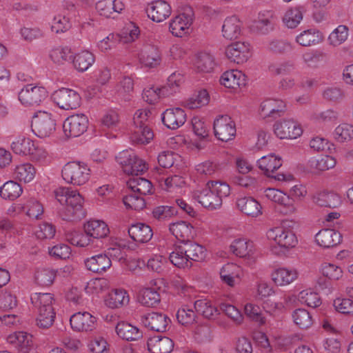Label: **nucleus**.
<instances>
[{"instance_id": "f704fd0d", "label": "nucleus", "mask_w": 353, "mask_h": 353, "mask_svg": "<svg viewBox=\"0 0 353 353\" xmlns=\"http://www.w3.org/2000/svg\"><path fill=\"white\" fill-rule=\"evenodd\" d=\"M323 41V34L314 28L304 30L296 37V42L303 47L315 46Z\"/></svg>"}, {"instance_id": "4468645a", "label": "nucleus", "mask_w": 353, "mask_h": 353, "mask_svg": "<svg viewBox=\"0 0 353 353\" xmlns=\"http://www.w3.org/2000/svg\"><path fill=\"white\" fill-rule=\"evenodd\" d=\"M274 130L275 134L280 139H296L303 132L300 125L292 119L276 122Z\"/></svg>"}, {"instance_id": "39448f33", "label": "nucleus", "mask_w": 353, "mask_h": 353, "mask_svg": "<svg viewBox=\"0 0 353 353\" xmlns=\"http://www.w3.org/2000/svg\"><path fill=\"white\" fill-rule=\"evenodd\" d=\"M61 174L67 183L74 185H82L89 179L90 169L85 163L72 161L63 167Z\"/></svg>"}, {"instance_id": "c756f323", "label": "nucleus", "mask_w": 353, "mask_h": 353, "mask_svg": "<svg viewBox=\"0 0 353 353\" xmlns=\"http://www.w3.org/2000/svg\"><path fill=\"white\" fill-rule=\"evenodd\" d=\"M124 7L121 0H100L96 4V9L100 15L112 18H114V14L120 13Z\"/></svg>"}, {"instance_id": "e2e57ef3", "label": "nucleus", "mask_w": 353, "mask_h": 353, "mask_svg": "<svg viewBox=\"0 0 353 353\" xmlns=\"http://www.w3.org/2000/svg\"><path fill=\"white\" fill-rule=\"evenodd\" d=\"M176 214V208L168 205L157 206L152 212V217L159 221L168 220Z\"/></svg>"}, {"instance_id": "69168bd1", "label": "nucleus", "mask_w": 353, "mask_h": 353, "mask_svg": "<svg viewBox=\"0 0 353 353\" xmlns=\"http://www.w3.org/2000/svg\"><path fill=\"white\" fill-rule=\"evenodd\" d=\"M299 300L311 307H317L321 304L319 294L310 290H302L298 296Z\"/></svg>"}, {"instance_id": "a18cd8bd", "label": "nucleus", "mask_w": 353, "mask_h": 353, "mask_svg": "<svg viewBox=\"0 0 353 353\" xmlns=\"http://www.w3.org/2000/svg\"><path fill=\"white\" fill-rule=\"evenodd\" d=\"M160 294L156 288L142 289L139 295V303L146 307H154L160 302Z\"/></svg>"}, {"instance_id": "5fc2aeb1", "label": "nucleus", "mask_w": 353, "mask_h": 353, "mask_svg": "<svg viewBox=\"0 0 353 353\" xmlns=\"http://www.w3.org/2000/svg\"><path fill=\"white\" fill-rule=\"evenodd\" d=\"M292 317L294 323L301 329H307L313 323L311 314L305 309L294 310Z\"/></svg>"}, {"instance_id": "c85d7f7f", "label": "nucleus", "mask_w": 353, "mask_h": 353, "mask_svg": "<svg viewBox=\"0 0 353 353\" xmlns=\"http://www.w3.org/2000/svg\"><path fill=\"white\" fill-rule=\"evenodd\" d=\"M238 209L247 216L257 217L262 214L261 204L252 196H243L236 200Z\"/></svg>"}, {"instance_id": "412c9836", "label": "nucleus", "mask_w": 353, "mask_h": 353, "mask_svg": "<svg viewBox=\"0 0 353 353\" xmlns=\"http://www.w3.org/2000/svg\"><path fill=\"white\" fill-rule=\"evenodd\" d=\"M298 271L294 268H278L271 273V279L273 283L279 287L288 285L297 279Z\"/></svg>"}, {"instance_id": "774afa93", "label": "nucleus", "mask_w": 353, "mask_h": 353, "mask_svg": "<svg viewBox=\"0 0 353 353\" xmlns=\"http://www.w3.org/2000/svg\"><path fill=\"white\" fill-rule=\"evenodd\" d=\"M244 311L250 319L258 323L260 325L265 324V317L263 315L259 306L252 303H247L245 305Z\"/></svg>"}, {"instance_id": "ddd939ff", "label": "nucleus", "mask_w": 353, "mask_h": 353, "mask_svg": "<svg viewBox=\"0 0 353 353\" xmlns=\"http://www.w3.org/2000/svg\"><path fill=\"white\" fill-rule=\"evenodd\" d=\"M267 237L283 248L294 247L297 241L294 234L283 227L270 229L267 232Z\"/></svg>"}, {"instance_id": "8fccbe9b", "label": "nucleus", "mask_w": 353, "mask_h": 353, "mask_svg": "<svg viewBox=\"0 0 353 353\" xmlns=\"http://www.w3.org/2000/svg\"><path fill=\"white\" fill-rule=\"evenodd\" d=\"M266 48L270 52L274 54H283L293 49L290 42L279 39H273L269 41Z\"/></svg>"}, {"instance_id": "603ef678", "label": "nucleus", "mask_w": 353, "mask_h": 353, "mask_svg": "<svg viewBox=\"0 0 353 353\" xmlns=\"http://www.w3.org/2000/svg\"><path fill=\"white\" fill-rule=\"evenodd\" d=\"M183 81V77L180 73H172L168 79L165 85L161 88V92L163 97H168L178 90Z\"/></svg>"}, {"instance_id": "b1692460", "label": "nucleus", "mask_w": 353, "mask_h": 353, "mask_svg": "<svg viewBox=\"0 0 353 353\" xmlns=\"http://www.w3.org/2000/svg\"><path fill=\"white\" fill-rule=\"evenodd\" d=\"M11 149L12 151L19 155H32L36 156V152L38 154L44 153L41 150L37 148L34 142L24 137H19L15 139L11 143Z\"/></svg>"}, {"instance_id": "79ce46f5", "label": "nucleus", "mask_w": 353, "mask_h": 353, "mask_svg": "<svg viewBox=\"0 0 353 353\" xmlns=\"http://www.w3.org/2000/svg\"><path fill=\"white\" fill-rule=\"evenodd\" d=\"M128 187L134 193H138L140 195L145 196L152 193V183L145 178L132 177L127 181Z\"/></svg>"}, {"instance_id": "dca6fc26", "label": "nucleus", "mask_w": 353, "mask_h": 353, "mask_svg": "<svg viewBox=\"0 0 353 353\" xmlns=\"http://www.w3.org/2000/svg\"><path fill=\"white\" fill-rule=\"evenodd\" d=\"M225 54L231 61L243 63L251 56L250 45L244 42L233 43L227 47Z\"/></svg>"}, {"instance_id": "ea45409f", "label": "nucleus", "mask_w": 353, "mask_h": 353, "mask_svg": "<svg viewBox=\"0 0 353 353\" xmlns=\"http://www.w3.org/2000/svg\"><path fill=\"white\" fill-rule=\"evenodd\" d=\"M314 202L321 207L335 208L341 203V197L333 192H321L314 196Z\"/></svg>"}, {"instance_id": "6e6552de", "label": "nucleus", "mask_w": 353, "mask_h": 353, "mask_svg": "<svg viewBox=\"0 0 353 353\" xmlns=\"http://www.w3.org/2000/svg\"><path fill=\"white\" fill-rule=\"evenodd\" d=\"M52 99L60 108L65 110L79 108L81 99L77 91L65 88L55 91L52 94Z\"/></svg>"}, {"instance_id": "f257e3e1", "label": "nucleus", "mask_w": 353, "mask_h": 353, "mask_svg": "<svg viewBox=\"0 0 353 353\" xmlns=\"http://www.w3.org/2000/svg\"><path fill=\"white\" fill-rule=\"evenodd\" d=\"M54 196L60 203H65V206L60 212L62 219L67 221H75L85 217V212L83 207V199L77 191L70 188L59 187L54 192Z\"/></svg>"}, {"instance_id": "4c0bfd02", "label": "nucleus", "mask_w": 353, "mask_h": 353, "mask_svg": "<svg viewBox=\"0 0 353 353\" xmlns=\"http://www.w3.org/2000/svg\"><path fill=\"white\" fill-rule=\"evenodd\" d=\"M241 32V22L236 16L227 17L222 26L223 36L227 39H236Z\"/></svg>"}, {"instance_id": "9b49d317", "label": "nucleus", "mask_w": 353, "mask_h": 353, "mask_svg": "<svg viewBox=\"0 0 353 353\" xmlns=\"http://www.w3.org/2000/svg\"><path fill=\"white\" fill-rule=\"evenodd\" d=\"M55 122L51 114L43 112L33 117L31 128L32 132L40 138L49 137L55 130Z\"/></svg>"}, {"instance_id": "6e6d98bb", "label": "nucleus", "mask_w": 353, "mask_h": 353, "mask_svg": "<svg viewBox=\"0 0 353 353\" xmlns=\"http://www.w3.org/2000/svg\"><path fill=\"white\" fill-rule=\"evenodd\" d=\"M176 319L179 323L183 325H190L196 322L195 312L188 305H183L178 310Z\"/></svg>"}, {"instance_id": "13d9d810", "label": "nucleus", "mask_w": 353, "mask_h": 353, "mask_svg": "<svg viewBox=\"0 0 353 353\" xmlns=\"http://www.w3.org/2000/svg\"><path fill=\"white\" fill-rule=\"evenodd\" d=\"M123 201L128 208L134 210H142L145 206V201L143 196L133 192L125 195Z\"/></svg>"}, {"instance_id": "0eeeda50", "label": "nucleus", "mask_w": 353, "mask_h": 353, "mask_svg": "<svg viewBox=\"0 0 353 353\" xmlns=\"http://www.w3.org/2000/svg\"><path fill=\"white\" fill-rule=\"evenodd\" d=\"M48 97V92L41 86L28 84L19 92L18 98L25 106L39 105Z\"/></svg>"}, {"instance_id": "473e14b6", "label": "nucleus", "mask_w": 353, "mask_h": 353, "mask_svg": "<svg viewBox=\"0 0 353 353\" xmlns=\"http://www.w3.org/2000/svg\"><path fill=\"white\" fill-rule=\"evenodd\" d=\"M252 31L261 34H267L274 28L273 15L270 12L260 13L250 27Z\"/></svg>"}, {"instance_id": "f03ea898", "label": "nucleus", "mask_w": 353, "mask_h": 353, "mask_svg": "<svg viewBox=\"0 0 353 353\" xmlns=\"http://www.w3.org/2000/svg\"><path fill=\"white\" fill-rule=\"evenodd\" d=\"M230 193V188L226 183L209 181L205 188L194 190L192 196L204 208L214 210L221 208L223 198Z\"/></svg>"}, {"instance_id": "bb28decb", "label": "nucleus", "mask_w": 353, "mask_h": 353, "mask_svg": "<svg viewBox=\"0 0 353 353\" xmlns=\"http://www.w3.org/2000/svg\"><path fill=\"white\" fill-rule=\"evenodd\" d=\"M86 268L94 273L103 274L112 266V262L103 253L88 258L84 261Z\"/></svg>"}, {"instance_id": "5701e85b", "label": "nucleus", "mask_w": 353, "mask_h": 353, "mask_svg": "<svg viewBox=\"0 0 353 353\" xmlns=\"http://www.w3.org/2000/svg\"><path fill=\"white\" fill-rule=\"evenodd\" d=\"M8 341L13 343L20 353H35L32 343V336L23 332L10 334Z\"/></svg>"}, {"instance_id": "864d4df0", "label": "nucleus", "mask_w": 353, "mask_h": 353, "mask_svg": "<svg viewBox=\"0 0 353 353\" xmlns=\"http://www.w3.org/2000/svg\"><path fill=\"white\" fill-rule=\"evenodd\" d=\"M303 19V12L300 8H290L286 11L283 21L289 28H296Z\"/></svg>"}, {"instance_id": "a878e982", "label": "nucleus", "mask_w": 353, "mask_h": 353, "mask_svg": "<svg viewBox=\"0 0 353 353\" xmlns=\"http://www.w3.org/2000/svg\"><path fill=\"white\" fill-rule=\"evenodd\" d=\"M170 232L183 243L191 240L195 235L193 226L185 221H178L170 224Z\"/></svg>"}, {"instance_id": "4d7b16f0", "label": "nucleus", "mask_w": 353, "mask_h": 353, "mask_svg": "<svg viewBox=\"0 0 353 353\" xmlns=\"http://www.w3.org/2000/svg\"><path fill=\"white\" fill-rule=\"evenodd\" d=\"M320 270L322 274L330 280L338 281L341 279L343 275L342 268L332 263H323Z\"/></svg>"}, {"instance_id": "20e7f679", "label": "nucleus", "mask_w": 353, "mask_h": 353, "mask_svg": "<svg viewBox=\"0 0 353 353\" xmlns=\"http://www.w3.org/2000/svg\"><path fill=\"white\" fill-rule=\"evenodd\" d=\"M31 302L37 310V325L40 328L50 327L54 321L55 312L53 308L54 296L50 293H34L31 295Z\"/></svg>"}, {"instance_id": "7ed1b4c3", "label": "nucleus", "mask_w": 353, "mask_h": 353, "mask_svg": "<svg viewBox=\"0 0 353 353\" xmlns=\"http://www.w3.org/2000/svg\"><path fill=\"white\" fill-rule=\"evenodd\" d=\"M206 250L202 245L190 241L177 246L170 253V262L179 268H190L192 261H201L205 259Z\"/></svg>"}, {"instance_id": "a211bd4d", "label": "nucleus", "mask_w": 353, "mask_h": 353, "mask_svg": "<svg viewBox=\"0 0 353 353\" xmlns=\"http://www.w3.org/2000/svg\"><path fill=\"white\" fill-rule=\"evenodd\" d=\"M285 111V103L277 99H267L260 105L259 112L264 118L276 119Z\"/></svg>"}, {"instance_id": "1a4fd4ad", "label": "nucleus", "mask_w": 353, "mask_h": 353, "mask_svg": "<svg viewBox=\"0 0 353 353\" xmlns=\"http://www.w3.org/2000/svg\"><path fill=\"white\" fill-rule=\"evenodd\" d=\"M88 119L83 114L68 117L63 122V130L68 138L78 137L88 129Z\"/></svg>"}, {"instance_id": "e433bc0d", "label": "nucleus", "mask_w": 353, "mask_h": 353, "mask_svg": "<svg viewBox=\"0 0 353 353\" xmlns=\"http://www.w3.org/2000/svg\"><path fill=\"white\" fill-rule=\"evenodd\" d=\"M85 234L95 239L104 238L110 232L108 225L103 221L91 220L84 225Z\"/></svg>"}, {"instance_id": "58836bf2", "label": "nucleus", "mask_w": 353, "mask_h": 353, "mask_svg": "<svg viewBox=\"0 0 353 353\" xmlns=\"http://www.w3.org/2000/svg\"><path fill=\"white\" fill-rule=\"evenodd\" d=\"M130 301L128 292L123 289L111 291L105 299V304L110 308H119L128 303Z\"/></svg>"}, {"instance_id": "680f3d73", "label": "nucleus", "mask_w": 353, "mask_h": 353, "mask_svg": "<svg viewBox=\"0 0 353 353\" xmlns=\"http://www.w3.org/2000/svg\"><path fill=\"white\" fill-rule=\"evenodd\" d=\"M153 115L150 109H141L138 110L133 117V122L134 127H145L152 122Z\"/></svg>"}, {"instance_id": "052dcab7", "label": "nucleus", "mask_w": 353, "mask_h": 353, "mask_svg": "<svg viewBox=\"0 0 353 353\" xmlns=\"http://www.w3.org/2000/svg\"><path fill=\"white\" fill-rule=\"evenodd\" d=\"M295 68L292 61H284L280 63H273L269 65L268 70L274 75H283L291 73Z\"/></svg>"}, {"instance_id": "0e129e2a", "label": "nucleus", "mask_w": 353, "mask_h": 353, "mask_svg": "<svg viewBox=\"0 0 353 353\" xmlns=\"http://www.w3.org/2000/svg\"><path fill=\"white\" fill-rule=\"evenodd\" d=\"M336 140L343 143L353 139V125L348 123H342L338 125L334 132Z\"/></svg>"}, {"instance_id": "2f4dec72", "label": "nucleus", "mask_w": 353, "mask_h": 353, "mask_svg": "<svg viewBox=\"0 0 353 353\" xmlns=\"http://www.w3.org/2000/svg\"><path fill=\"white\" fill-rule=\"evenodd\" d=\"M128 234L132 239L139 243L148 242L153 236L150 226L143 223L132 225L128 229Z\"/></svg>"}, {"instance_id": "423d86ee", "label": "nucleus", "mask_w": 353, "mask_h": 353, "mask_svg": "<svg viewBox=\"0 0 353 353\" xmlns=\"http://www.w3.org/2000/svg\"><path fill=\"white\" fill-rule=\"evenodd\" d=\"M117 161L123 171L128 175L138 176L147 170L145 161L132 151L123 150L119 152L117 157Z\"/></svg>"}, {"instance_id": "3c124183", "label": "nucleus", "mask_w": 353, "mask_h": 353, "mask_svg": "<svg viewBox=\"0 0 353 353\" xmlns=\"http://www.w3.org/2000/svg\"><path fill=\"white\" fill-rule=\"evenodd\" d=\"M35 173V168L30 163H27L17 165L14 170V176L21 181L28 183L34 179Z\"/></svg>"}, {"instance_id": "9d476101", "label": "nucleus", "mask_w": 353, "mask_h": 353, "mask_svg": "<svg viewBox=\"0 0 353 353\" xmlns=\"http://www.w3.org/2000/svg\"><path fill=\"white\" fill-rule=\"evenodd\" d=\"M214 131L218 139L227 142L235 137L236 125L230 117L221 115L214 121Z\"/></svg>"}, {"instance_id": "cd10ccee", "label": "nucleus", "mask_w": 353, "mask_h": 353, "mask_svg": "<svg viewBox=\"0 0 353 353\" xmlns=\"http://www.w3.org/2000/svg\"><path fill=\"white\" fill-rule=\"evenodd\" d=\"M315 239L320 246L329 248L339 244L342 241V235L333 229H323L316 234Z\"/></svg>"}, {"instance_id": "393cba45", "label": "nucleus", "mask_w": 353, "mask_h": 353, "mask_svg": "<svg viewBox=\"0 0 353 353\" xmlns=\"http://www.w3.org/2000/svg\"><path fill=\"white\" fill-rule=\"evenodd\" d=\"M161 54L159 49L153 45L143 46L140 54L139 61L145 67L154 68L161 63Z\"/></svg>"}, {"instance_id": "a19ab883", "label": "nucleus", "mask_w": 353, "mask_h": 353, "mask_svg": "<svg viewBox=\"0 0 353 353\" xmlns=\"http://www.w3.org/2000/svg\"><path fill=\"white\" fill-rule=\"evenodd\" d=\"M194 307L196 312L208 319H214L219 314V310L214 306L210 300L201 299L194 303Z\"/></svg>"}, {"instance_id": "7c9ffc66", "label": "nucleus", "mask_w": 353, "mask_h": 353, "mask_svg": "<svg viewBox=\"0 0 353 353\" xmlns=\"http://www.w3.org/2000/svg\"><path fill=\"white\" fill-rule=\"evenodd\" d=\"M220 83L225 88L236 89L245 85V76L237 70L226 71L221 76Z\"/></svg>"}, {"instance_id": "09e8293b", "label": "nucleus", "mask_w": 353, "mask_h": 353, "mask_svg": "<svg viewBox=\"0 0 353 353\" xmlns=\"http://www.w3.org/2000/svg\"><path fill=\"white\" fill-rule=\"evenodd\" d=\"M154 137V133L148 125L145 127H135L131 135V141L137 145L148 143Z\"/></svg>"}, {"instance_id": "338daca9", "label": "nucleus", "mask_w": 353, "mask_h": 353, "mask_svg": "<svg viewBox=\"0 0 353 353\" xmlns=\"http://www.w3.org/2000/svg\"><path fill=\"white\" fill-rule=\"evenodd\" d=\"M50 57L55 63L62 64L72 59L71 50L68 47L55 48L51 50Z\"/></svg>"}, {"instance_id": "49530a36", "label": "nucleus", "mask_w": 353, "mask_h": 353, "mask_svg": "<svg viewBox=\"0 0 353 353\" xmlns=\"http://www.w3.org/2000/svg\"><path fill=\"white\" fill-rule=\"evenodd\" d=\"M254 243L245 239H236L230 245L231 251L239 257H245L252 254Z\"/></svg>"}, {"instance_id": "f3484780", "label": "nucleus", "mask_w": 353, "mask_h": 353, "mask_svg": "<svg viewBox=\"0 0 353 353\" xmlns=\"http://www.w3.org/2000/svg\"><path fill=\"white\" fill-rule=\"evenodd\" d=\"M186 119L185 111L180 108H168L161 114L163 123L171 130H176L182 126Z\"/></svg>"}, {"instance_id": "aec40b11", "label": "nucleus", "mask_w": 353, "mask_h": 353, "mask_svg": "<svg viewBox=\"0 0 353 353\" xmlns=\"http://www.w3.org/2000/svg\"><path fill=\"white\" fill-rule=\"evenodd\" d=\"M146 12L152 21L161 22L170 15L171 7L163 0H157L148 5Z\"/></svg>"}, {"instance_id": "4be33fe9", "label": "nucleus", "mask_w": 353, "mask_h": 353, "mask_svg": "<svg viewBox=\"0 0 353 353\" xmlns=\"http://www.w3.org/2000/svg\"><path fill=\"white\" fill-rule=\"evenodd\" d=\"M71 327L77 331H92L95 327L96 318L89 312H77L70 319Z\"/></svg>"}, {"instance_id": "bf43d9fd", "label": "nucleus", "mask_w": 353, "mask_h": 353, "mask_svg": "<svg viewBox=\"0 0 353 353\" xmlns=\"http://www.w3.org/2000/svg\"><path fill=\"white\" fill-rule=\"evenodd\" d=\"M348 28L340 25L334 29L328 37V41L333 46H338L346 41L348 37Z\"/></svg>"}, {"instance_id": "37998d69", "label": "nucleus", "mask_w": 353, "mask_h": 353, "mask_svg": "<svg viewBox=\"0 0 353 353\" xmlns=\"http://www.w3.org/2000/svg\"><path fill=\"white\" fill-rule=\"evenodd\" d=\"M95 58L89 51H82L72 58L73 65L79 72H85L94 63Z\"/></svg>"}, {"instance_id": "72a5a7b5", "label": "nucleus", "mask_w": 353, "mask_h": 353, "mask_svg": "<svg viewBox=\"0 0 353 353\" xmlns=\"http://www.w3.org/2000/svg\"><path fill=\"white\" fill-rule=\"evenodd\" d=\"M148 350L151 353H170L174 342L168 337H152L147 343Z\"/></svg>"}, {"instance_id": "6ab92c4d", "label": "nucleus", "mask_w": 353, "mask_h": 353, "mask_svg": "<svg viewBox=\"0 0 353 353\" xmlns=\"http://www.w3.org/2000/svg\"><path fill=\"white\" fill-rule=\"evenodd\" d=\"M141 321L150 330L159 332H165L170 323L165 314L159 312L146 314L142 317Z\"/></svg>"}, {"instance_id": "f8f14e48", "label": "nucleus", "mask_w": 353, "mask_h": 353, "mask_svg": "<svg viewBox=\"0 0 353 353\" xmlns=\"http://www.w3.org/2000/svg\"><path fill=\"white\" fill-rule=\"evenodd\" d=\"M259 168L263 171L268 177L274 178L277 181H285V175L283 173H277L274 174V172L282 165V160L280 157L270 154L267 156L262 157L257 161Z\"/></svg>"}, {"instance_id": "2eb2a0df", "label": "nucleus", "mask_w": 353, "mask_h": 353, "mask_svg": "<svg viewBox=\"0 0 353 353\" xmlns=\"http://www.w3.org/2000/svg\"><path fill=\"white\" fill-rule=\"evenodd\" d=\"M192 21V10L189 9L187 12L180 14L171 20L170 30L175 37H182L189 33Z\"/></svg>"}, {"instance_id": "de8ad7c7", "label": "nucleus", "mask_w": 353, "mask_h": 353, "mask_svg": "<svg viewBox=\"0 0 353 353\" xmlns=\"http://www.w3.org/2000/svg\"><path fill=\"white\" fill-rule=\"evenodd\" d=\"M194 65L199 72H211L215 65L214 59L209 53H199L196 55Z\"/></svg>"}, {"instance_id": "c03bdc74", "label": "nucleus", "mask_w": 353, "mask_h": 353, "mask_svg": "<svg viewBox=\"0 0 353 353\" xmlns=\"http://www.w3.org/2000/svg\"><path fill=\"white\" fill-rule=\"evenodd\" d=\"M22 192L21 185L14 181H8L0 188V196L6 200L14 201L19 197Z\"/></svg>"}, {"instance_id": "c9c22d12", "label": "nucleus", "mask_w": 353, "mask_h": 353, "mask_svg": "<svg viewBox=\"0 0 353 353\" xmlns=\"http://www.w3.org/2000/svg\"><path fill=\"white\" fill-rule=\"evenodd\" d=\"M115 330L121 339L128 341H137L142 336V333L137 327L125 321L119 322Z\"/></svg>"}]
</instances>
